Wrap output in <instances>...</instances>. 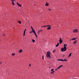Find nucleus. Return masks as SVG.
<instances>
[{
	"mask_svg": "<svg viewBox=\"0 0 79 79\" xmlns=\"http://www.w3.org/2000/svg\"><path fill=\"white\" fill-rule=\"evenodd\" d=\"M31 28L32 29V32H33V33L34 34L36 37V38H37V34H36V32H35V30L34 29V28H33V27H32V26H31Z\"/></svg>",
	"mask_w": 79,
	"mask_h": 79,
	"instance_id": "obj_1",
	"label": "nucleus"
},
{
	"mask_svg": "<svg viewBox=\"0 0 79 79\" xmlns=\"http://www.w3.org/2000/svg\"><path fill=\"white\" fill-rule=\"evenodd\" d=\"M46 56L47 58H51V56H50V52L49 51L47 52Z\"/></svg>",
	"mask_w": 79,
	"mask_h": 79,
	"instance_id": "obj_2",
	"label": "nucleus"
},
{
	"mask_svg": "<svg viewBox=\"0 0 79 79\" xmlns=\"http://www.w3.org/2000/svg\"><path fill=\"white\" fill-rule=\"evenodd\" d=\"M73 32L74 33H76V32H78V30L76 29H74L73 31Z\"/></svg>",
	"mask_w": 79,
	"mask_h": 79,
	"instance_id": "obj_3",
	"label": "nucleus"
},
{
	"mask_svg": "<svg viewBox=\"0 0 79 79\" xmlns=\"http://www.w3.org/2000/svg\"><path fill=\"white\" fill-rule=\"evenodd\" d=\"M59 43L60 44L63 43V40H62V38H60L59 39Z\"/></svg>",
	"mask_w": 79,
	"mask_h": 79,
	"instance_id": "obj_4",
	"label": "nucleus"
},
{
	"mask_svg": "<svg viewBox=\"0 0 79 79\" xmlns=\"http://www.w3.org/2000/svg\"><path fill=\"white\" fill-rule=\"evenodd\" d=\"M64 52H65V51H66V50H67V48H66V44H64Z\"/></svg>",
	"mask_w": 79,
	"mask_h": 79,
	"instance_id": "obj_5",
	"label": "nucleus"
},
{
	"mask_svg": "<svg viewBox=\"0 0 79 79\" xmlns=\"http://www.w3.org/2000/svg\"><path fill=\"white\" fill-rule=\"evenodd\" d=\"M57 60L58 61H62L63 62L64 61H67V60L66 59H65L64 60H63L62 59H58Z\"/></svg>",
	"mask_w": 79,
	"mask_h": 79,
	"instance_id": "obj_6",
	"label": "nucleus"
},
{
	"mask_svg": "<svg viewBox=\"0 0 79 79\" xmlns=\"http://www.w3.org/2000/svg\"><path fill=\"white\" fill-rule=\"evenodd\" d=\"M42 31H43V30H41V29L39 30L38 31V32H37L38 34V35H39V34H40V32H42Z\"/></svg>",
	"mask_w": 79,
	"mask_h": 79,
	"instance_id": "obj_7",
	"label": "nucleus"
},
{
	"mask_svg": "<svg viewBox=\"0 0 79 79\" xmlns=\"http://www.w3.org/2000/svg\"><path fill=\"white\" fill-rule=\"evenodd\" d=\"M17 5H18V6H19V7H21V6H22L20 4H19L18 2H17Z\"/></svg>",
	"mask_w": 79,
	"mask_h": 79,
	"instance_id": "obj_8",
	"label": "nucleus"
},
{
	"mask_svg": "<svg viewBox=\"0 0 79 79\" xmlns=\"http://www.w3.org/2000/svg\"><path fill=\"white\" fill-rule=\"evenodd\" d=\"M18 52H19V53H21V52H23V50L22 49H20V50H19L18 51Z\"/></svg>",
	"mask_w": 79,
	"mask_h": 79,
	"instance_id": "obj_9",
	"label": "nucleus"
},
{
	"mask_svg": "<svg viewBox=\"0 0 79 79\" xmlns=\"http://www.w3.org/2000/svg\"><path fill=\"white\" fill-rule=\"evenodd\" d=\"M62 66H63V65H61L60 66L58 67L57 68V69H60V68H61Z\"/></svg>",
	"mask_w": 79,
	"mask_h": 79,
	"instance_id": "obj_10",
	"label": "nucleus"
},
{
	"mask_svg": "<svg viewBox=\"0 0 79 79\" xmlns=\"http://www.w3.org/2000/svg\"><path fill=\"white\" fill-rule=\"evenodd\" d=\"M26 29H25L23 33V36H24L25 35V33H26Z\"/></svg>",
	"mask_w": 79,
	"mask_h": 79,
	"instance_id": "obj_11",
	"label": "nucleus"
},
{
	"mask_svg": "<svg viewBox=\"0 0 79 79\" xmlns=\"http://www.w3.org/2000/svg\"><path fill=\"white\" fill-rule=\"evenodd\" d=\"M59 45H60V43H57V44L56 45V47H58L59 46Z\"/></svg>",
	"mask_w": 79,
	"mask_h": 79,
	"instance_id": "obj_12",
	"label": "nucleus"
},
{
	"mask_svg": "<svg viewBox=\"0 0 79 79\" xmlns=\"http://www.w3.org/2000/svg\"><path fill=\"white\" fill-rule=\"evenodd\" d=\"M51 29V27H48V28H47V30H50V29Z\"/></svg>",
	"mask_w": 79,
	"mask_h": 79,
	"instance_id": "obj_13",
	"label": "nucleus"
},
{
	"mask_svg": "<svg viewBox=\"0 0 79 79\" xmlns=\"http://www.w3.org/2000/svg\"><path fill=\"white\" fill-rule=\"evenodd\" d=\"M49 5V4H48V3L47 2L45 4V6H48Z\"/></svg>",
	"mask_w": 79,
	"mask_h": 79,
	"instance_id": "obj_14",
	"label": "nucleus"
},
{
	"mask_svg": "<svg viewBox=\"0 0 79 79\" xmlns=\"http://www.w3.org/2000/svg\"><path fill=\"white\" fill-rule=\"evenodd\" d=\"M71 55H72V53H70L69 54V55L68 56V57H70V56H71Z\"/></svg>",
	"mask_w": 79,
	"mask_h": 79,
	"instance_id": "obj_15",
	"label": "nucleus"
},
{
	"mask_svg": "<svg viewBox=\"0 0 79 79\" xmlns=\"http://www.w3.org/2000/svg\"><path fill=\"white\" fill-rule=\"evenodd\" d=\"M61 51H62V52L64 51V48H61Z\"/></svg>",
	"mask_w": 79,
	"mask_h": 79,
	"instance_id": "obj_16",
	"label": "nucleus"
},
{
	"mask_svg": "<svg viewBox=\"0 0 79 79\" xmlns=\"http://www.w3.org/2000/svg\"><path fill=\"white\" fill-rule=\"evenodd\" d=\"M76 42H77V40H75V41L73 42V44H76Z\"/></svg>",
	"mask_w": 79,
	"mask_h": 79,
	"instance_id": "obj_17",
	"label": "nucleus"
},
{
	"mask_svg": "<svg viewBox=\"0 0 79 79\" xmlns=\"http://www.w3.org/2000/svg\"><path fill=\"white\" fill-rule=\"evenodd\" d=\"M55 73V71H52L51 73V74H53Z\"/></svg>",
	"mask_w": 79,
	"mask_h": 79,
	"instance_id": "obj_18",
	"label": "nucleus"
},
{
	"mask_svg": "<svg viewBox=\"0 0 79 79\" xmlns=\"http://www.w3.org/2000/svg\"><path fill=\"white\" fill-rule=\"evenodd\" d=\"M47 25V27H51V26H51V25Z\"/></svg>",
	"mask_w": 79,
	"mask_h": 79,
	"instance_id": "obj_19",
	"label": "nucleus"
},
{
	"mask_svg": "<svg viewBox=\"0 0 79 79\" xmlns=\"http://www.w3.org/2000/svg\"><path fill=\"white\" fill-rule=\"evenodd\" d=\"M12 5H15V2H14L13 1L12 2Z\"/></svg>",
	"mask_w": 79,
	"mask_h": 79,
	"instance_id": "obj_20",
	"label": "nucleus"
},
{
	"mask_svg": "<svg viewBox=\"0 0 79 79\" xmlns=\"http://www.w3.org/2000/svg\"><path fill=\"white\" fill-rule=\"evenodd\" d=\"M47 27V25H45L44 26H43V27Z\"/></svg>",
	"mask_w": 79,
	"mask_h": 79,
	"instance_id": "obj_21",
	"label": "nucleus"
},
{
	"mask_svg": "<svg viewBox=\"0 0 79 79\" xmlns=\"http://www.w3.org/2000/svg\"><path fill=\"white\" fill-rule=\"evenodd\" d=\"M12 56H14V55H15V53H12Z\"/></svg>",
	"mask_w": 79,
	"mask_h": 79,
	"instance_id": "obj_22",
	"label": "nucleus"
},
{
	"mask_svg": "<svg viewBox=\"0 0 79 79\" xmlns=\"http://www.w3.org/2000/svg\"><path fill=\"white\" fill-rule=\"evenodd\" d=\"M32 41L33 42H35V40L33 39H32Z\"/></svg>",
	"mask_w": 79,
	"mask_h": 79,
	"instance_id": "obj_23",
	"label": "nucleus"
},
{
	"mask_svg": "<svg viewBox=\"0 0 79 79\" xmlns=\"http://www.w3.org/2000/svg\"><path fill=\"white\" fill-rule=\"evenodd\" d=\"M76 38H74L72 39V40H76Z\"/></svg>",
	"mask_w": 79,
	"mask_h": 79,
	"instance_id": "obj_24",
	"label": "nucleus"
},
{
	"mask_svg": "<svg viewBox=\"0 0 79 79\" xmlns=\"http://www.w3.org/2000/svg\"><path fill=\"white\" fill-rule=\"evenodd\" d=\"M18 23H19V24H21V22L20 21H18Z\"/></svg>",
	"mask_w": 79,
	"mask_h": 79,
	"instance_id": "obj_25",
	"label": "nucleus"
},
{
	"mask_svg": "<svg viewBox=\"0 0 79 79\" xmlns=\"http://www.w3.org/2000/svg\"><path fill=\"white\" fill-rule=\"evenodd\" d=\"M55 50H56L55 49H54V51H53L52 52L53 53H55Z\"/></svg>",
	"mask_w": 79,
	"mask_h": 79,
	"instance_id": "obj_26",
	"label": "nucleus"
},
{
	"mask_svg": "<svg viewBox=\"0 0 79 79\" xmlns=\"http://www.w3.org/2000/svg\"><path fill=\"white\" fill-rule=\"evenodd\" d=\"M29 33L30 34H32V32L31 31H30V32H29Z\"/></svg>",
	"mask_w": 79,
	"mask_h": 79,
	"instance_id": "obj_27",
	"label": "nucleus"
},
{
	"mask_svg": "<svg viewBox=\"0 0 79 79\" xmlns=\"http://www.w3.org/2000/svg\"><path fill=\"white\" fill-rule=\"evenodd\" d=\"M48 10H49V11H52V9H48Z\"/></svg>",
	"mask_w": 79,
	"mask_h": 79,
	"instance_id": "obj_28",
	"label": "nucleus"
},
{
	"mask_svg": "<svg viewBox=\"0 0 79 79\" xmlns=\"http://www.w3.org/2000/svg\"><path fill=\"white\" fill-rule=\"evenodd\" d=\"M2 35H3V36H5V34H2Z\"/></svg>",
	"mask_w": 79,
	"mask_h": 79,
	"instance_id": "obj_29",
	"label": "nucleus"
},
{
	"mask_svg": "<svg viewBox=\"0 0 79 79\" xmlns=\"http://www.w3.org/2000/svg\"><path fill=\"white\" fill-rule=\"evenodd\" d=\"M42 59H43V60H44V56H42Z\"/></svg>",
	"mask_w": 79,
	"mask_h": 79,
	"instance_id": "obj_30",
	"label": "nucleus"
},
{
	"mask_svg": "<svg viewBox=\"0 0 79 79\" xmlns=\"http://www.w3.org/2000/svg\"><path fill=\"white\" fill-rule=\"evenodd\" d=\"M2 63V61L0 62V64H1Z\"/></svg>",
	"mask_w": 79,
	"mask_h": 79,
	"instance_id": "obj_31",
	"label": "nucleus"
},
{
	"mask_svg": "<svg viewBox=\"0 0 79 79\" xmlns=\"http://www.w3.org/2000/svg\"><path fill=\"white\" fill-rule=\"evenodd\" d=\"M54 69H51V71H54Z\"/></svg>",
	"mask_w": 79,
	"mask_h": 79,
	"instance_id": "obj_32",
	"label": "nucleus"
},
{
	"mask_svg": "<svg viewBox=\"0 0 79 79\" xmlns=\"http://www.w3.org/2000/svg\"><path fill=\"white\" fill-rule=\"evenodd\" d=\"M58 69V68L57 69H56V71H57V70H58V69Z\"/></svg>",
	"mask_w": 79,
	"mask_h": 79,
	"instance_id": "obj_33",
	"label": "nucleus"
},
{
	"mask_svg": "<svg viewBox=\"0 0 79 79\" xmlns=\"http://www.w3.org/2000/svg\"><path fill=\"white\" fill-rule=\"evenodd\" d=\"M31 64H30L29 65V66L30 67H31Z\"/></svg>",
	"mask_w": 79,
	"mask_h": 79,
	"instance_id": "obj_34",
	"label": "nucleus"
},
{
	"mask_svg": "<svg viewBox=\"0 0 79 79\" xmlns=\"http://www.w3.org/2000/svg\"><path fill=\"white\" fill-rule=\"evenodd\" d=\"M65 56V55H64L62 56Z\"/></svg>",
	"mask_w": 79,
	"mask_h": 79,
	"instance_id": "obj_35",
	"label": "nucleus"
},
{
	"mask_svg": "<svg viewBox=\"0 0 79 79\" xmlns=\"http://www.w3.org/2000/svg\"><path fill=\"white\" fill-rule=\"evenodd\" d=\"M11 1H12V2H13V0H10Z\"/></svg>",
	"mask_w": 79,
	"mask_h": 79,
	"instance_id": "obj_36",
	"label": "nucleus"
},
{
	"mask_svg": "<svg viewBox=\"0 0 79 79\" xmlns=\"http://www.w3.org/2000/svg\"><path fill=\"white\" fill-rule=\"evenodd\" d=\"M67 45H67V44H66H66H65V46H67Z\"/></svg>",
	"mask_w": 79,
	"mask_h": 79,
	"instance_id": "obj_37",
	"label": "nucleus"
},
{
	"mask_svg": "<svg viewBox=\"0 0 79 79\" xmlns=\"http://www.w3.org/2000/svg\"><path fill=\"white\" fill-rule=\"evenodd\" d=\"M78 38H77V37H76V39H78Z\"/></svg>",
	"mask_w": 79,
	"mask_h": 79,
	"instance_id": "obj_38",
	"label": "nucleus"
},
{
	"mask_svg": "<svg viewBox=\"0 0 79 79\" xmlns=\"http://www.w3.org/2000/svg\"><path fill=\"white\" fill-rule=\"evenodd\" d=\"M16 0H13V1H15Z\"/></svg>",
	"mask_w": 79,
	"mask_h": 79,
	"instance_id": "obj_39",
	"label": "nucleus"
},
{
	"mask_svg": "<svg viewBox=\"0 0 79 79\" xmlns=\"http://www.w3.org/2000/svg\"><path fill=\"white\" fill-rule=\"evenodd\" d=\"M1 40H0V41H1Z\"/></svg>",
	"mask_w": 79,
	"mask_h": 79,
	"instance_id": "obj_40",
	"label": "nucleus"
}]
</instances>
